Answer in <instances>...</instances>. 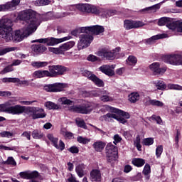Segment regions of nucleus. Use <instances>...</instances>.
Masks as SVG:
<instances>
[{
  "instance_id": "34",
  "label": "nucleus",
  "mask_w": 182,
  "mask_h": 182,
  "mask_svg": "<svg viewBox=\"0 0 182 182\" xmlns=\"http://www.w3.org/2000/svg\"><path fill=\"white\" fill-rule=\"evenodd\" d=\"M150 173H151V168L150 167V165L145 164L142 171V173L144 174V176H145L146 180L150 179Z\"/></svg>"
},
{
  "instance_id": "29",
  "label": "nucleus",
  "mask_w": 182,
  "mask_h": 182,
  "mask_svg": "<svg viewBox=\"0 0 182 182\" xmlns=\"http://www.w3.org/2000/svg\"><path fill=\"white\" fill-rule=\"evenodd\" d=\"M48 65L46 61H33L31 62V66L33 68H36V69H41L42 68H46V66Z\"/></svg>"
},
{
  "instance_id": "41",
  "label": "nucleus",
  "mask_w": 182,
  "mask_h": 182,
  "mask_svg": "<svg viewBox=\"0 0 182 182\" xmlns=\"http://www.w3.org/2000/svg\"><path fill=\"white\" fill-rule=\"evenodd\" d=\"M50 4V0H37L34 1V5L36 6H45V5H49Z\"/></svg>"
},
{
  "instance_id": "42",
  "label": "nucleus",
  "mask_w": 182,
  "mask_h": 182,
  "mask_svg": "<svg viewBox=\"0 0 182 182\" xmlns=\"http://www.w3.org/2000/svg\"><path fill=\"white\" fill-rule=\"evenodd\" d=\"M127 63L130 66H133L137 63V58L134 55H129L127 60Z\"/></svg>"
},
{
  "instance_id": "43",
  "label": "nucleus",
  "mask_w": 182,
  "mask_h": 182,
  "mask_svg": "<svg viewBox=\"0 0 182 182\" xmlns=\"http://www.w3.org/2000/svg\"><path fill=\"white\" fill-rule=\"evenodd\" d=\"M90 139L83 137L82 136H78L77 137V141H78V143H80L81 144H89V143H90Z\"/></svg>"
},
{
  "instance_id": "11",
  "label": "nucleus",
  "mask_w": 182,
  "mask_h": 182,
  "mask_svg": "<svg viewBox=\"0 0 182 182\" xmlns=\"http://www.w3.org/2000/svg\"><path fill=\"white\" fill-rule=\"evenodd\" d=\"M90 33H85L80 36V41L78 42L79 49H85L90 46V43L93 42V36L89 34Z\"/></svg>"
},
{
  "instance_id": "14",
  "label": "nucleus",
  "mask_w": 182,
  "mask_h": 182,
  "mask_svg": "<svg viewBox=\"0 0 182 182\" xmlns=\"http://www.w3.org/2000/svg\"><path fill=\"white\" fill-rule=\"evenodd\" d=\"M66 87V84L60 83V82H55L54 84H49L44 86V90L46 92H62L63 91V89Z\"/></svg>"
},
{
  "instance_id": "50",
  "label": "nucleus",
  "mask_w": 182,
  "mask_h": 182,
  "mask_svg": "<svg viewBox=\"0 0 182 182\" xmlns=\"http://www.w3.org/2000/svg\"><path fill=\"white\" fill-rule=\"evenodd\" d=\"M135 147H136L139 151H141V144L140 141V136H136L134 141Z\"/></svg>"
},
{
  "instance_id": "58",
  "label": "nucleus",
  "mask_w": 182,
  "mask_h": 182,
  "mask_svg": "<svg viewBox=\"0 0 182 182\" xmlns=\"http://www.w3.org/2000/svg\"><path fill=\"white\" fill-rule=\"evenodd\" d=\"M68 151L70 153H72L73 154L79 153V148L76 146H73L70 148H69Z\"/></svg>"
},
{
  "instance_id": "7",
  "label": "nucleus",
  "mask_w": 182,
  "mask_h": 182,
  "mask_svg": "<svg viewBox=\"0 0 182 182\" xmlns=\"http://www.w3.org/2000/svg\"><path fill=\"white\" fill-rule=\"evenodd\" d=\"M69 69L65 66L62 65H50L48 67V77H56V76H60L65 75V72H68Z\"/></svg>"
},
{
  "instance_id": "24",
  "label": "nucleus",
  "mask_w": 182,
  "mask_h": 182,
  "mask_svg": "<svg viewBox=\"0 0 182 182\" xmlns=\"http://www.w3.org/2000/svg\"><path fill=\"white\" fill-rule=\"evenodd\" d=\"M33 77H36L37 79H41L42 77H49L48 70H36L33 73Z\"/></svg>"
},
{
  "instance_id": "23",
  "label": "nucleus",
  "mask_w": 182,
  "mask_h": 182,
  "mask_svg": "<svg viewBox=\"0 0 182 182\" xmlns=\"http://www.w3.org/2000/svg\"><path fill=\"white\" fill-rule=\"evenodd\" d=\"M166 38H168V35L166 33L157 34L145 40V43L146 45H153L156 42V41H159V39H164Z\"/></svg>"
},
{
  "instance_id": "52",
  "label": "nucleus",
  "mask_w": 182,
  "mask_h": 182,
  "mask_svg": "<svg viewBox=\"0 0 182 182\" xmlns=\"http://www.w3.org/2000/svg\"><path fill=\"white\" fill-rule=\"evenodd\" d=\"M150 120H155L157 124H161V126L163 124V120L161 119V117H160V116L154 114L150 117Z\"/></svg>"
},
{
  "instance_id": "59",
  "label": "nucleus",
  "mask_w": 182,
  "mask_h": 182,
  "mask_svg": "<svg viewBox=\"0 0 182 182\" xmlns=\"http://www.w3.org/2000/svg\"><path fill=\"white\" fill-rule=\"evenodd\" d=\"M68 177L66 182H79V181L76 180V178L70 173L68 175Z\"/></svg>"
},
{
  "instance_id": "31",
  "label": "nucleus",
  "mask_w": 182,
  "mask_h": 182,
  "mask_svg": "<svg viewBox=\"0 0 182 182\" xmlns=\"http://www.w3.org/2000/svg\"><path fill=\"white\" fill-rule=\"evenodd\" d=\"M146 105H151V106H156L157 107H163L164 106V103L157 100H151L149 99Z\"/></svg>"
},
{
  "instance_id": "2",
  "label": "nucleus",
  "mask_w": 182,
  "mask_h": 182,
  "mask_svg": "<svg viewBox=\"0 0 182 182\" xmlns=\"http://www.w3.org/2000/svg\"><path fill=\"white\" fill-rule=\"evenodd\" d=\"M22 113H26L32 119H43L46 117V113L45 110L42 108L35 107H25L21 106L19 105H15L14 114H22Z\"/></svg>"
},
{
  "instance_id": "15",
  "label": "nucleus",
  "mask_w": 182,
  "mask_h": 182,
  "mask_svg": "<svg viewBox=\"0 0 182 182\" xmlns=\"http://www.w3.org/2000/svg\"><path fill=\"white\" fill-rule=\"evenodd\" d=\"M21 4V0H12L5 4H0V12H5L6 11H15L16 6Z\"/></svg>"
},
{
  "instance_id": "32",
  "label": "nucleus",
  "mask_w": 182,
  "mask_h": 182,
  "mask_svg": "<svg viewBox=\"0 0 182 182\" xmlns=\"http://www.w3.org/2000/svg\"><path fill=\"white\" fill-rule=\"evenodd\" d=\"M111 110H112L114 113H117V114H120V116H123V117H125V119H130V114L128 112H125L114 107H112Z\"/></svg>"
},
{
  "instance_id": "33",
  "label": "nucleus",
  "mask_w": 182,
  "mask_h": 182,
  "mask_svg": "<svg viewBox=\"0 0 182 182\" xmlns=\"http://www.w3.org/2000/svg\"><path fill=\"white\" fill-rule=\"evenodd\" d=\"M132 164H134V166H136V167H143L146 161L143 159L134 158V159H132Z\"/></svg>"
},
{
  "instance_id": "16",
  "label": "nucleus",
  "mask_w": 182,
  "mask_h": 182,
  "mask_svg": "<svg viewBox=\"0 0 182 182\" xmlns=\"http://www.w3.org/2000/svg\"><path fill=\"white\" fill-rule=\"evenodd\" d=\"M112 119H115V120H117L118 122H119V123H122V124H125V123H127V120L126 119L117 116V114L114 113H107V114L100 117V120H105V122H110Z\"/></svg>"
},
{
  "instance_id": "5",
  "label": "nucleus",
  "mask_w": 182,
  "mask_h": 182,
  "mask_svg": "<svg viewBox=\"0 0 182 182\" xmlns=\"http://www.w3.org/2000/svg\"><path fill=\"white\" fill-rule=\"evenodd\" d=\"M97 105L93 102H87L82 105H74L70 108L71 112H75V113H81L82 114H89L93 109H96Z\"/></svg>"
},
{
  "instance_id": "12",
  "label": "nucleus",
  "mask_w": 182,
  "mask_h": 182,
  "mask_svg": "<svg viewBox=\"0 0 182 182\" xmlns=\"http://www.w3.org/2000/svg\"><path fill=\"white\" fill-rule=\"evenodd\" d=\"M82 75L85 76V77H87L89 80L93 82V83L98 87H103L105 86V82H103L102 80H100V78L97 77V76H96V75H95L93 73L87 70H84L82 71Z\"/></svg>"
},
{
  "instance_id": "22",
  "label": "nucleus",
  "mask_w": 182,
  "mask_h": 182,
  "mask_svg": "<svg viewBox=\"0 0 182 182\" xmlns=\"http://www.w3.org/2000/svg\"><path fill=\"white\" fill-rule=\"evenodd\" d=\"M31 49L35 55H43L48 50V48L43 44H33L31 46Z\"/></svg>"
},
{
  "instance_id": "61",
  "label": "nucleus",
  "mask_w": 182,
  "mask_h": 182,
  "mask_svg": "<svg viewBox=\"0 0 182 182\" xmlns=\"http://www.w3.org/2000/svg\"><path fill=\"white\" fill-rule=\"evenodd\" d=\"M100 99L102 102H112L113 100V98L109 95H103Z\"/></svg>"
},
{
  "instance_id": "63",
  "label": "nucleus",
  "mask_w": 182,
  "mask_h": 182,
  "mask_svg": "<svg viewBox=\"0 0 182 182\" xmlns=\"http://www.w3.org/2000/svg\"><path fill=\"white\" fill-rule=\"evenodd\" d=\"M63 136L64 137H65V139H72L73 137V133L70 132H65L63 133Z\"/></svg>"
},
{
  "instance_id": "30",
  "label": "nucleus",
  "mask_w": 182,
  "mask_h": 182,
  "mask_svg": "<svg viewBox=\"0 0 182 182\" xmlns=\"http://www.w3.org/2000/svg\"><path fill=\"white\" fill-rule=\"evenodd\" d=\"M140 99V94L139 92H132L129 97H128V100L131 103H136L137 100Z\"/></svg>"
},
{
  "instance_id": "48",
  "label": "nucleus",
  "mask_w": 182,
  "mask_h": 182,
  "mask_svg": "<svg viewBox=\"0 0 182 182\" xmlns=\"http://www.w3.org/2000/svg\"><path fill=\"white\" fill-rule=\"evenodd\" d=\"M47 138L48 139V140H50V141H51V143L53 144V146H56V144L58 143V139L53 136V134H48L47 135Z\"/></svg>"
},
{
  "instance_id": "13",
  "label": "nucleus",
  "mask_w": 182,
  "mask_h": 182,
  "mask_svg": "<svg viewBox=\"0 0 182 182\" xmlns=\"http://www.w3.org/2000/svg\"><path fill=\"white\" fill-rule=\"evenodd\" d=\"M15 100H10L6 102L4 104H1L0 112H4V113H9V114L15 115Z\"/></svg>"
},
{
  "instance_id": "37",
  "label": "nucleus",
  "mask_w": 182,
  "mask_h": 182,
  "mask_svg": "<svg viewBox=\"0 0 182 182\" xmlns=\"http://www.w3.org/2000/svg\"><path fill=\"white\" fill-rule=\"evenodd\" d=\"M58 102L61 103V105L66 106H72L73 105V101L68 99L66 97L59 98Z\"/></svg>"
},
{
  "instance_id": "40",
  "label": "nucleus",
  "mask_w": 182,
  "mask_h": 182,
  "mask_svg": "<svg viewBox=\"0 0 182 182\" xmlns=\"http://www.w3.org/2000/svg\"><path fill=\"white\" fill-rule=\"evenodd\" d=\"M16 50V47H8L6 48L0 49V56H4V55H6V53L9 52H14Z\"/></svg>"
},
{
  "instance_id": "10",
  "label": "nucleus",
  "mask_w": 182,
  "mask_h": 182,
  "mask_svg": "<svg viewBox=\"0 0 182 182\" xmlns=\"http://www.w3.org/2000/svg\"><path fill=\"white\" fill-rule=\"evenodd\" d=\"M106 156L109 163L117 160V148L112 143L107 144L106 146Z\"/></svg>"
},
{
  "instance_id": "1",
  "label": "nucleus",
  "mask_w": 182,
  "mask_h": 182,
  "mask_svg": "<svg viewBox=\"0 0 182 182\" xmlns=\"http://www.w3.org/2000/svg\"><path fill=\"white\" fill-rule=\"evenodd\" d=\"M17 18L23 21L25 26L21 30H16L14 34L12 33V21L9 18H1L0 28L4 26V30L1 31V38L6 42H11V41L21 42L25 38L32 35L38 29L41 22L39 14L31 9L20 12Z\"/></svg>"
},
{
  "instance_id": "27",
  "label": "nucleus",
  "mask_w": 182,
  "mask_h": 182,
  "mask_svg": "<svg viewBox=\"0 0 182 182\" xmlns=\"http://www.w3.org/2000/svg\"><path fill=\"white\" fill-rule=\"evenodd\" d=\"M44 106L46 109H48V110H59V109H60V105L55 104L50 101L46 102L44 104Z\"/></svg>"
},
{
  "instance_id": "47",
  "label": "nucleus",
  "mask_w": 182,
  "mask_h": 182,
  "mask_svg": "<svg viewBox=\"0 0 182 182\" xmlns=\"http://www.w3.org/2000/svg\"><path fill=\"white\" fill-rule=\"evenodd\" d=\"M4 164H8L12 166L13 167H15V166H16V161H15L14 157L10 156L8 157L7 160L4 162Z\"/></svg>"
},
{
  "instance_id": "64",
  "label": "nucleus",
  "mask_w": 182,
  "mask_h": 182,
  "mask_svg": "<svg viewBox=\"0 0 182 182\" xmlns=\"http://www.w3.org/2000/svg\"><path fill=\"white\" fill-rule=\"evenodd\" d=\"M122 141V137L119 136V134H116L114 136V144H117V143H120Z\"/></svg>"
},
{
  "instance_id": "18",
  "label": "nucleus",
  "mask_w": 182,
  "mask_h": 182,
  "mask_svg": "<svg viewBox=\"0 0 182 182\" xmlns=\"http://www.w3.org/2000/svg\"><path fill=\"white\" fill-rule=\"evenodd\" d=\"M141 26H144V23L142 21H132L130 20H125L124 21V27L127 31H130V29H134L136 28H141Z\"/></svg>"
},
{
  "instance_id": "19",
  "label": "nucleus",
  "mask_w": 182,
  "mask_h": 182,
  "mask_svg": "<svg viewBox=\"0 0 182 182\" xmlns=\"http://www.w3.org/2000/svg\"><path fill=\"white\" fill-rule=\"evenodd\" d=\"M87 33H93L94 35H100L105 32V27L99 25L86 26Z\"/></svg>"
},
{
  "instance_id": "56",
  "label": "nucleus",
  "mask_w": 182,
  "mask_h": 182,
  "mask_svg": "<svg viewBox=\"0 0 182 182\" xmlns=\"http://www.w3.org/2000/svg\"><path fill=\"white\" fill-rule=\"evenodd\" d=\"M54 147H55V149H58V150H61V151H62L65 150V143H63L62 140H60L59 145L57 143V144H55Z\"/></svg>"
},
{
  "instance_id": "45",
  "label": "nucleus",
  "mask_w": 182,
  "mask_h": 182,
  "mask_svg": "<svg viewBox=\"0 0 182 182\" xmlns=\"http://www.w3.org/2000/svg\"><path fill=\"white\" fill-rule=\"evenodd\" d=\"M76 124L78 126V127H82V129H85L87 130V126H86V123H85V120L82 119L78 118L75 120Z\"/></svg>"
},
{
  "instance_id": "21",
  "label": "nucleus",
  "mask_w": 182,
  "mask_h": 182,
  "mask_svg": "<svg viewBox=\"0 0 182 182\" xmlns=\"http://www.w3.org/2000/svg\"><path fill=\"white\" fill-rule=\"evenodd\" d=\"M90 180L92 182L102 181V172L99 169H92L90 173Z\"/></svg>"
},
{
  "instance_id": "39",
  "label": "nucleus",
  "mask_w": 182,
  "mask_h": 182,
  "mask_svg": "<svg viewBox=\"0 0 182 182\" xmlns=\"http://www.w3.org/2000/svg\"><path fill=\"white\" fill-rule=\"evenodd\" d=\"M80 33H87L86 27H81L80 28L73 30L71 31V35L73 36L77 37L78 35H80Z\"/></svg>"
},
{
  "instance_id": "57",
  "label": "nucleus",
  "mask_w": 182,
  "mask_h": 182,
  "mask_svg": "<svg viewBox=\"0 0 182 182\" xmlns=\"http://www.w3.org/2000/svg\"><path fill=\"white\" fill-rule=\"evenodd\" d=\"M7 150V151H16V146H12V147H9V146H5L4 145H0V150Z\"/></svg>"
},
{
  "instance_id": "53",
  "label": "nucleus",
  "mask_w": 182,
  "mask_h": 182,
  "mask_svg": "<svg viewBox=\"0 0 182 182\" xmlns=\"http://www.w3.org/2000/svg\"><path fill=\"white\" fill-rule=\"evenodd\" d=\"M160 4H156L155 5H153L151 6H149V10L151 14H154L156 12H157V11H159V9H160Z\"/></svg>"
},
{
  "instance_id": "25",
  "label": "nucleus",
  "mask_w": 182,
  "mask_h": 182,
  "mask_svg": "<svg viewBox=\"0 0 182 182\" xmlns=\"http://www.w3.org/2000/svg\"><path fill=\"white\" fill-rule=\"evenodd\" d=\"M86 166L83 164H80L75 167V171L78 177L82 178L86 174Z\"/></svg>"
},
{
  "instance_id": "4",
  "label": "nucleus",
  "mask_w": 182,
  "mask_h": 182,
  "mask_svg": "<svg viewBox=\"0 0 182 182\" xmlns=\"http://www.w3.org/2000/svg\"><path fill=\"white\" fill-rule=\"evenodd\" d=\"M69 39H72L71 36H68L63 37L62 38H55L53 37H49L46 38H40L33 40L31 41L32 43H46L47 46H55V45H58L59 43H62V42H65V41H69Z\"/></svg>"
},
{
  "instance_id": "36",
  "label": "nucleus",
  "mask_w": 182,
  "mask_h": 182,
  "mask_svg": "<svg viewBox=\"0 0 182 182\" xmlns=\"http://www.w3.org/2000/svg\"><path fill=\"white\" fill-rule=\"evenodd\" d=\"M31 136L33 139H36V140H39L43 137V133L41 132L39 129H35L33 131Z\"/></svg>"
},
{
  "instance_id": "8",
  "label": "nucleus",
  "mask_w": 182,
  "mask_h": 182,
  "mask_svg": "<svg viewBox=\"0 0 182 182\" xmlns=\"http://www.w3.org/2000/svg\"><path fill=\"white\" fill-rule=\"evenodd\" d=\"M163 60L165 63H169L173 66H180L182 65V55L181 54H170L166 55L163 57Z\"/></svg>"
},
{
  "instance_id": "28",
  "label": "nucleus",
  "mask_w": 182,
  "mask_h": 182,
  "mask_svg": "<svg viewBox=\"0 0 182 182\" xmlns=\"http://www.w3.org/2000/svg\"><path fill=\"white\" fill-rule=\"evenodd\" d=\"M93 148L95 149V151H102L103 149H105L106 146V143L101 141H97L93 144Z\"/></svg>"
},
{
  "instance_id": "55",
  "label": "nucleus",
  "mask_w": 182,
  "mask_h": 182,
  "mask_svg": "<svg viewBox=\"0 0 182 182\" xmlns=\"http://www.w3.org/2000/svg\"><path fill=\"white\" fill-rule=\"evenodd\" d=\"M144 146H151L154 143V139L153 138H146L143 140Z\"/></svg>"
},
{
  "instance_id": "38",
  "label": "nucleus",
  "mask_w": 182,
  "mask_h": 182,
  "mask_svg": "<svg viewBox=\"0 0 182 182\" xmlns=\"http://www.w3.org/2000/svg\"><path fill=\"white\" fill-rule=\"evenodd\" d=\"M3 83H19L21 80L16 77H4L2 80Z\"/></svg>"
},
{
  "instance_id": "62",
  "label": "nucleus",
  "mask_w": 182,
  "mask_h": 182,
  "mask_svg": "<svg viewBox=\"0 0 182 182\" xmlns=\"http://www.w3.org/2000/svg\"><path fill=\"white\" fill-rule=\"evenodd\" d=\"M22 137H26L27 140H31V132L26 131L21 134Z\"/></svg>"
},
{
  "instance_id": "60",
  "label": "nucleus",
  "mask_w": 182,
  "mask_h": 182,
  "mask_svg": "<svg viewBox=\"0 0 182 182\" xmlns=\"http://www.w3.org/2000/svg\"><path fill=\"white\" fill-rule=\"evenodd\" d=\"M87 60H89V62H97V60H99V58L91 54L88 55Z\"/></svg>"
},
{
  "instance_id": "35",
  "label": "nucleus",
  "mask_w": 182,
  "mask_h": 182,
  "mask_svg": "<svg viewBox=\"0 0 182 182\" xmlns=\"http://www.w3.org/2000/svg\"><path fill=\"white\" fill-rule=\"evenodd\" d=\"M75 46L74 41H69L67 42L61 46V49L63 52H66V50H69V49H72Z\"/></svg>"
},
{
  "instance_id": "20",
  "label": "nucleus",
  "mask_w": 182,
  "mask_h": 182,
  "mask_svg": "<svg viewBox=\"0 0 182 182\" xmlns=\"http://www.w3.org/2000/svg\"><path fill=\"white\" fill-rule=\"evenodd\" d=\"M116 68L115 65H104L99 68L100 72L107 75V76H114V69Z\"/></svg>"
},
{
  "instance_id": "26",
  "label": "nucleus",
  "mask_w": 182,
  "mask_h": 182,
  "mask_svg": "<svg viewBox=\"0 0 182 182\" xmlns=\"http://www.w3.org/2000/svg\"><path fill=\"white\" fill-rule=\"evenodd\" d=\"M152 83L158 90H166L167 89V85L161 80L153 81Z\"/></svg>"
},
{
  "instance_id": "3",
  "label": "nucleus",
  "mask_w": 182,
  "mask_h": 182,
  "mask_svg": "<svg viewBox=\"0 0 182 182\" xmlns=\"http://www.w3.org/2000/svg\"><path fill=\"white\" fill-rule=\"evenodd\" d=\"M158 25L159 26H166V28L171 31H177V32L182 33V20L174 21L171 18L162 17L159 20Z\"/></svg>"
},
{
  "instance_id": "17",
  "label": "nucleus",
  "mask_w": 182,
  "mask_h": 182,
  "mask_svg": "<svg viewBox=\"0 0 182 182\" xmlns=\"http://www.w3.org/2000/svg\"><path fill=\"white\" fill-rule=\"evenodd\" d=\"M149 69L154 75H164L167 70L166 67H160V63H154L149 65Z\"/></svg>"
},
{
  "instance_id": "6",
  "label": "nucleus",
  "mask_w": 182,
  "mask_h": 182,
  "mask_svg": "<svg viewBox=\"0 0 182 182\" xmlns=\"http://www.w3.org/2000/svg\"><path fill=\"white\" fill-rule=\"evenodd\" d=\"M75 8L80 11L81 12H87V14H95V15H99L100 12H103V9H99L94 5H90L89 4H80L75 5Z\"/></svg>"
},
{
  "instance_id": "46",
  "label": "nucleus",
  "mask_w": 182,
  "mask_h": 182,
  "mask_svg": "<svg viewBox=\"0 0 182 182\" xmlns=\"http://www.w3.org/2000/svg\"><path fill=\"white\" fill-rule=\"evenodd\" d=\"M1 137H5L6 139H11V137H14V132H8V131H2L0 132Z\"/></svg>"
},
{
  "instance_id": "51",
  "label": "nucleus",
  "mask_w": 182,
  "mask_h": 182,
  "mask_svg": "<svg viewBox=\"0 0 182 182\" xmlns=\"http://www.w3.org/2000/svg\"><path fill=\"white\" fill-rule=\"evenodd\" d=\"M168 88L171 90H182L181 85H176V84H168Z\"/></svg>"
},
{
  "instance_id": "49",
  "label": "nucleus",
  "mask_w": 182,
  "mask_h": 182,
  "mask_svg": "<svg viewBox=\"0 0 182 182\" xmlns=\"http://www.w3.org/2000/svg\"><path fill=\"white\" fill-rule=\"evenodd\" d=\"M163 154V145H159L156 149V156L157 159H160L161 154Z\"/></svg>"
},
{
  "instance_id": "44",
  "label": "nucleus",
  "mask_w": 182,
  "mask_h": 182,
  "mask_svg": "<svg viewBox=\"0 0 182 182\" xmlns=\"http://www.w3.org/2000/svg\"><path fill=\"white\" fill-rule=\"evenodd\" d=\"M48 50L50 52H53V53H55V55H62V53H63L61 46L59 48L50 47L48 48Z\"/></svg>"
},
{
  "instance_id": "54",
  "label": "nucleus",
  "mask_w": 182,
  "mask_h": 182,
  "mask_svg": "<svg viewBox=\"0 0 182 182\" xmlns=\"http://www.w3.org/2000/svg\"><path fill=\"white\" fill-rule=\"evenodd\" d=\"M12 65H9L7 67H6L5 68H4V70H2L0 72V75H5V73H9V72H13L14 68H12Z\"/></svg>"
},
{
  "instance_id": "9",
  "label": "nucleus",
  "mask_w": 182,
  "mask_h": 182,
  "mask_svg": "<svg viewBox=\"0 0 182 182\" xmlns=\"http://www.w3.org/2000/svg\"><path fill=\"white\" fill-rule=\"evenodd\" d=\"M120 48H117L114 50H110L109 48H102L97 52V55L101 58L107 59L108 60H113L116 58V52H119Z\"/></svg>"
}]
</instances>
